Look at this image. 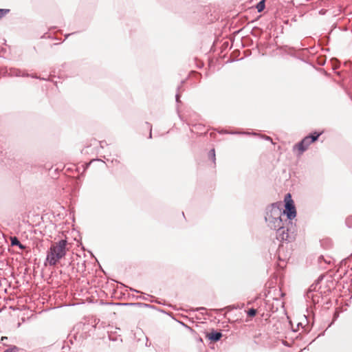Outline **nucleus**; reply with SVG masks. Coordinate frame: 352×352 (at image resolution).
<instances>
[{"label": "nucleus", "mask_w": 352, "mask_h": 352, "mask_svg": "<svg viewBox=\"0 0 352 352\" xmlns=\"http://www.w3.org/2000/svg\"><path fill=\"white\" fill-rule=\"evenodd\" d=\"M267 227L276 231V239L279 241L292 242L295 239L296 226L295 220H289L287 217H264Z\"/></svg>", "instance_id": "nucleus-1"}, {"label": "nucleus", "mask_w": 352, "mask_h": 352, "mask_svg": "<svg viewBox=\"0 0 352 352\" xmlns=\"http://www.w3.org/2000/svg\"><path fill=\"white\" fill-rule=\"evenodd\" d=\"M67 241L66 239H60L58 241L52 243L47 251L46 258L44 262L45 266L56 265L60 260L64 258L67 254L68 248Z\"/></svg>", "instance_id": "nucleus-2"}, {"label": "nucleus", "mask_w": 352, "mask_h": 352, "mask_svg": "<svg viewBox=\"0 0 352 352\" xmlns=\"http://www.w3.org/2000/svg\"><path fill=\"white\" fill-rule=\"evenodd\" d=\"M282 206L281 201H276L268 205L265 208L264 217H285L286 214Z\"/></svg>", "instance_id": "nucleus-3"}, {"label": "nucleus", "mask_w": 352, "mask_h": 352, "mask_svg": "<svg viewBox=\"0 0 352 352\" xmlns=\"http://www.w3.org/2000/svg\"><path fill=\"white\" fill-rule=\"evenodd\" d=\"M284 202L285 209L283 210H285V213L286 214L287 218L289 219V220H295V221H296V217L297 214V212L294 202L292 199L290 193H287L285 195L284 198Z\"/></svg>", "instance_id": "nucleus-4"}, {"label": "nucleus", "mask_w": 352, "mask_h": 352, "mask_svg": "<svg viewBox=\"0 0 352 352\" xmlns=\"http://www.w3.org/2000/svg\"><path fill=\"white\" fill-rule=\"evenodd\" d=\"M311 144L308 137L305 136L300 141L294 144L293 147V150L297 149L298 155L300 156L302 155L309 148V146Z\"/></svg>", "instance_id": "nucleus-5"}, {"label": "nucleus", "mask_w": 352, "mask_h": 352, "mask_svg": "<svg viewBox=\"0 0 352 352\" xmlns=\"http://www.w3.org/2000/svg\"><path fill=\"white\" fill-rule=\"evenodd\" d=\"M206 338L210 340V342H217L223 337V333L221 331L212 329L210 332H206Z\"/></svg>", "instance_id": "nucleus-6"}, {"label": "nucleus", "mask_w": 352, "mask_h": 352, "mask_svg": "<svg viewBox=\"0 0 352 352\" xmlns=\"http://www.w3.org/2000/svg\"><path fill=\"white\" fill-rule=\"evenodd\" d=\"M318 290V287L314 285V283L309 287L308 290L306 292L305 298L307 300H311L313 303L318 302V300H316V298H319L320 296L317 294H314V292H316Z\"/></svg>", "instance_id": "nucleus-7"}, {"label": "nucleus", "mask_w": 352, "mask_h": 352, "mask_svg": "<svg viewBox=\"0 0 352 352\" xmlns=\"http://www.w3.org/2000/svg\"><path fill=\"white\" fill-rule=\"evenodd\" d=\"M323 133V131H318L316 130L309 133L307 136L309 139L311 144L317 142L321 135Z\"/></svg>", "instance_id": "nucleus-8"}, {"label": "nucleus", "mask_w": 352, "mask_h": 352, "mask_svg": "<svg viewBox=\"0 0 352 352\" xmlns=\"http://www.w3.org/2000/svg\"><path fill=\"white\" fill-rule=\"evenodd\" d=\"M10 243L12 246H18L22 250L26 248V246L22 244L16 236L11 237Z\"/></svg>", "instance_id": "nucleus-9"}, {"label": "nucleus", "mask_w": 352, "mask_h": 352, "mask_svg": "<svg viewBox=\"0 0 352 352\" xmlns=\"http://www.w3.org/2000/svg\"><path fill=\"white\" fill-rule=\"evenodd\" d=\"M340 268L345 267L347 268H351V270H352V258L351 257L345 258L340 262Z\"/></svg>", "instance_id": "nucleus-10"}, {"label": "nucleus", "mask_w": 352, "mask_h": 352, "mask_svg": "<svg viewBox=\"0 0 352 352\" xmlns=\"http://www.w3.org/2000/svg\"><path fill=\"white\" fill-rule=\"evenodd\" d=\"M228 134L231 135H257L255 132H245L240 130L229 131Z\"/></svg>", "instance_id": "nucleus-11"}, {"label": "nucleus", "mask_w": 352, "mask_h": 352, "mask_svg": "<svg viewBox=\"0 0 352 352\" xmlns=\"http://www.w3.org/2000/svg\"><path fill=\"white\" fill-rule=\"evenodd\" d=\"M208 158L212 162L214 166L216 165V154L215 149L214 148H211L208 153Z\"/></svg>", "instance_id": "nucleus-12"}, {"label": "nucleus", "mask_w": 352, "mask_h": 352, "mask_svg": "<svg viewBox=\"0 0 352 352\" xmlns=\"http://www.w3.org/2000/svg\"><path fill=\"white\" fill-rule=\"evenodd\" d=\"M9 75L12 76H22L23 74L19 69L10 68Z\"/></svg>", "instance_id": "nucleus-13"}, {"label": "nucleus", "mask_w": 352, "mask_h": 352, "mask_svg": "<svg viewBox=\"0 0 352 352\" xmlns=\"http://www.w3.org/2000/svg\"><path fill=\"white\" fill-rule=\"evenodd\" d=\"M256 8L258 12H261L265 8V0L259 1L256 5Z\"/></svg>", "instance_id": "nucleus-14"}, {"label": "nucleus", "mask_w": 352, "mask_h": 352, "mask_svg": "<svg viewBox=\"0 0 352 352\" xmlns=\"http://www.w3.org/2000/svg\"><path fill=\"white\" fill-rule=\"evenodd\" d=\"M181 98V94L180 93H178L177 92L176 94H175V102L177 104V113H178V116L179 117V118L182 120V116L179 114V107H178V104L182 103V101L180 100Z\"/></svg>", "instance_id": "nucleus-15"}, {"label": "nucleus", "mask_w": 352, "mask_h": 352, "mask_svg": "<svg viewBox=\"0 0 352 352\" xmlns=\"http://www.w3.org/2000/svg\"><path fill=\"white\" fill-rule=\"evenodd\" d=\"M246 314H247L248 317L254 318V316H256V315L257 314V310L256 309L252 307L246 311Z\"/></svg>", "instance_id": "nucleus-16"}, {"label": "nucleus", "mask_w": 352, "mask_h": 352, "mask_svg": "<svg viewBox=\"0 0 352 352\" xmlns=\"http://www.w3.org/2000/svg\"><path fill=\"white\" fill-rule=\"evenodd\" d=\"M10 12V9L0 8V19L3 18L6 14Z\"/></svg>", "instance_id": "nucleus-17"}, {"label": "nucleus", "mask_w": 352, "mask_h": 352, "mask_svg": "<svg viewBox=\"0 0 352 352\" xmlns=\"http://www.w3.org/2000/svg\"><path fill=\"white\" fill-rule=\"evenodd\" d=\"M109 340L113 341V342L119 341L120 343L122 342V339L120 337V336H113L112 335H109Z\"/></svg>", "instance_id": "nucleus-18"}, {"label": "nucleus", "mask_w": 352, "mask_h": 352, "mask_svg": "<svg viewBox=\"0 0 352 352\" xmlns=\"http://www.w3.org/2000/svg\"><path fill=\"white\" fill-rule=\"evenodd\" d=\"M19 349L18 346L12 345L8 348L7 349H6L3 352H19Z\"/></svg>", "instance_id": "nucleus-19"}, {"label": "nucleus", "mask_w": 352, "mask_h": 352, "mask_svg": "<svg viewBox=\"0 0 352 352\" xmlns=\"http://www.w3.org/2000/svg\"><path fill=\"white\" fill-rule=\"evenodd\" d=\"M22 76H24V77H29L30 76V77H31L32 78L40 79V80H45V78L38 77L36 74H29L28 73H23Z\"/></svg>", "instance_id": "nucleus-20"}, {"label": "nucleus", "mask_w": 352, "mask_h": 352, "mask_svg": "<svg viewBox=\"0 0 352 352\" xmlns=\"http://www.w3.org/2000/svg\"><path fill=\"white\" fill-rule=\"evenodd\" d=\"M345 223L348 228H352V216L351 215L346 217V219L345 220Z\"/></svg>", "instance_id": "nucleus-21"}, {"label": "nucleus", "mask_w": 352, "mask_h": 352, "mask_svg": "<svg viewBox=\"0 0 352 352\" xmlns=\"http://www.w3.org/2000/svg\"><path fill=\"white\" fill-rule=\"evenodd\" d=\"M239 309L238 305H228V306L224 307L223 309H226L228 311H230L233 309Z\"/></svg>", "instance_id": "nucleus-22"}, {"label": "nucleus", "mask_w": 352, "mask_h": 352, "mask_svg": "<svg viewBox=\"0 0 352 352\" xmlns=\"http://www.w3.org/2000/svg\"><path fill=\"white\" fill-rule=\"evenodd\" d=\"M145 125H146V128L149 130L148 138L151 139L152 138V125L148 122H145Z\"/></svg>", "instance_id": "nucleus-23"}, {"label": "nucleus", "mask_w": 352, "mask_h": 352, "mask_svg": "<svg viewBox=\"0 0 352 352\" xmlns=\"http://www.w3.org/2000/svg\"><path fill=\"white\" fill-rule=\"evenodd\" d=\"M186 82L185 80H183L180 82V85L177 86V92L180 93L181 91H184L183 85Z\"/></svg>", "instance_id": "nucleus-24"}, {"label": "nucleus", "mask_w": 352, "mask_h": 352, "mask_svg": "<svg viewBox=\"0 0 352 352\" xmlns=\"http://www.w3.org/2000/svg\"><path fill=\"white\" fill-rule=\"evenodd\" d=\"M117 305L122 306H138V302L118 303Z\"/></svg>", "instance_id": "nucleus-25"}, {"label": "nucleus", "mask_w": 352, "mask_h": 352, "mask_svg": "<svg viewBox=\"0 0 352 352\" xmlns=\"http://www.w3.org/2000/svg\"><path fill=\"white\" fill-rule=\"evenodd\" d=\"M324 278V275H320L314 283L317 287L320 285Z\"/></svg>", "instance_id": "nucleus-26"}, {"label": "nucleus", "mask_w": 352, "mask_h": 352, "mask_svg": "<svg viewBox=\"0 0 352 352\" xmlns=\"http://www.w3.org/2000/svg\"><path fill=\"white\" fill-rule=\"evenodd\" d=\"M179 323H180L182 326H184L185 328L188 329L191 333H195V330H194L192 328H191V327H189L188 325L186 324L184 322H179Z\"/></svg>", "instance_id": "nucleus-27"}, {"label": "nucleus", "mask_w": 352, "mask_h": 352, "mask_svg": "<svg viewBox=\"0 0 352 352\" xmlns=\"http://www.w3.org/2000/svg\"><path fill=\"white\" fill-rule=\"evenodd\" d=\"M138 306L144 307L155 308V307L153 305H151L149 304L143 303V302H138Z\"/></svg>", "instance_id": "nucleus-28"}, {"label": "nucleus", "mask_w": 352, "mask_h": 352, "mask_svg": "<svg viewBox=\"0 0 352 352\" xmlns=\"http://www.w3.org/2000/svg\"><path fill=\"white\" fill-rule=\"evenodd\" d=\"M90 165V163H85L82 165L83 166V171L82 173L80 174V176L82 177L83 175H84V173L86 171V170L89 168Z\"/></svg>", "instance_id": "nucleus-29"}, {"label": "nucleus", "mask_w": 352, "mask_h": 352, "mask_svg": "<svg viewBox=\"0 0 352 352\" xmlns=\"http://www.w3.org/2000/svg\"><path fill=\"white\" fill-rule=\"evenodd\" d=\"M254 30H258V31H259V32H261V28H258V27H254V28L252 29V32H251V34H252V36H258V35L254 32Z\"/></svg>", "instance_id": "nucleus-30"}, {"label": "nucleus", "mask_w": 352, "mask_h": 352, "mask_svg": "<svg viewBox=\"0 0 352 352\" xmlns=\"http://www.w3.org/2000/svg\"><path fill=\"white\" fill-rule=\"evenodd\" d=\"M261 138L265 140L270 141L272 142V139L270 136L262 135H261Z\"/></svg>", "instance_id": "nucleus-31"}, {"label": "nucleus", "mask_w": 352, "mask_h": 352, "mask_svg": "<svg viewBox=\"0 0 352 352\" xmlns=\"http://www.w3.org/2000/svg\"><path fill=\"white\" fill-rule=\"evenodd\" d=\"M217 132L219 133V134H228L229 133V131L226 130V129H221V130H218Z\"/></svg>", "instance_id": "nucleus-32"}, {"label": "nucleus", "mask_w": 352, "mask_h": 352, "mask_svg": "<svg viewBox=\"0 0 352 352\" xmlns=\"http://www.w3.org/2000/svg\"><path fill=\"white\" fill-rule=\"evenodd\" d=\"M76 32H72L71 34H67L65 35V39H67L70 35L76 34Z\"/></svg>", "instance_id": "nucleus-33"}, {"label": "nucleus", "mask_w": 352, "mask_h": 352, "mask_svg": "<svg viewBox=\"0 0 352 352\" xmlns=\"http://www.w3.org/2000/svg\"><path fill=\"white\" fill-rule=\"evenodd\" d=\"M327 10H324V9H321L320 11H319V14H324L326 13Z\"/></svg>", "instance_id": "nucleus-34"}, {"label": "nucleus", "mask_w": 352, "mask_h": 352, "mask_svg": "<svg viewBox=\"0 0 352 352\" xmlns=\"http://www.w3.org/2000/svg\"><path fill=\"white\" fill-rule=\"evenodd\" d=\"M200 310H206V308L204 307H198L196 309L197 311H200Z\"/></svg>", "instance_id": "nucleus-35"}, {"label": "nucleus", "mask_w": 352, "mask_h": 352, "mask_svg": "<svg viewBox=\"0 0 352 352\" xmlns=\"http://www.w3.org/2000/svg\"><path fill=\"white\" fill-rule=\"evenodd\" d=\"M8 340V337H6V336H3L1 338V341H6Z\"/></svg>", "instance_id": "nucleus-36"}, {"label": "nucleus", "mask_w": 352, "mask_h": 352, "mask_svg": "<svg viewBox=\"0 0 352 352\" xmlns=\"http://www.w3.org/2000/svg\"><path fill=\"white\" fill-rule=\"evenodd\" d=\"M139 298H142V297H139ZM142 299L147 300H148V298H147V297H142Z\"/></svg>", "instance_id": "nucleus-37"}, {"label": "nucleus", "mask_w": 352, "mask_h": 352, "mask_svg": "<svg viewBox=\"0 0 352 352\" xmlns=\"http://www.w3.org/2000/svg\"><path fill=\"white\" fill-rule=\"evenodd\" d=\"M322 259H323V256H320L319 257V260L320 261V260H322Z\"/></svg>", "instance_id": "nucleus-38"}, {"label": "nucleus", "mask_w": 352, "mask_h": 352, "mask_svg": "<svg viewBox=\"0 0 352 352\" xmlns=\"http://www.w3.org/2000/svg\"><path fill=\"white\" fill-rule=\"evenodd\" d=\"M131 290L134 291V292H137V293H138V292H139V291H138V290H136V289H131Z\"/></svg>", "instance_id": "nucleus-39"}, {"label": "nucleus", "mask_w": 352, "mask_h": 352, "mask_svg": "<svg viewBox=\"0 0 352 352\" xmlns=\"http://www.w3.org/2000/svg\"><path fill=\"white\" fill-rule=\"evenodd\" d=\"M82 267H83L84 268H85V262L82 263Z\"/></svg>", "instance_id": "nucleus-40"}, {"label": "nucleus", "mask_w": 352, "mask_h": 352, "mask_svg": "<svg viewBox=\"0 0 352 352\" xmlns=\"http://www.w3.org/2000/svg\"><path fill=\"white\" fill-rule=\"evenodd\" d=\"M102 144H103V142H100V145H101V146H102Z\"/></svg>", "instance_id": "nucleus-41"}, {"label": "nucleus", "mask_w": 352, "mask_h": 352, "mask_svg": "<svg viewBox=\"0 0 352 352\" xmlns=\"http://www.w3.org/2000/svg\"><path fill=\"white\" fill-rule=\"evenodd\" d=\"M251 303H252V302H251L250 301H249V302H248V305H250Z\"/></svg>", "instance_id": "nucleus-42"}]
</instances>
